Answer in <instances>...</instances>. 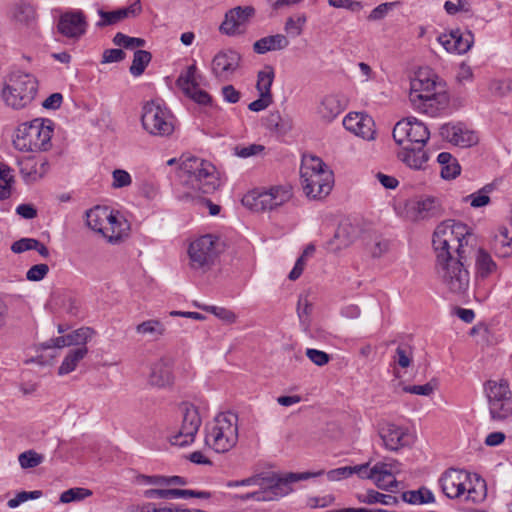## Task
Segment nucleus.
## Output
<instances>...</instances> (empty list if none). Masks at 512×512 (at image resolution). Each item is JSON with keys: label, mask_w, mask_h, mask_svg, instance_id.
Listing matches in <instances>:
<instances>
[{"label": "nucleus", "mask_w": 512, "mask_h": 512, "mask_svg": "<svg viewBox=\"0 0 512 512\" xmlns=\"http://www.w3.org/2000/svg\"><path fill=\"white\" fill-rule=\"evenodd\" d=\"M437 161L441 165L440 174L443 179H454L460 174L461 167L450 153L441 152L437 157Z\"/></svg>", "instance_id": "obj_34"}, {"label": "nucleus", "mask_w": 512, "mask_h": 512, "mask_svg": "<svg viewBox=\"0 0 512 512\" xmlns=\"http://www.w3.org/2000/svg\"><path fill=\"white\" fill-rule=\"evenodd\" d=\"M343 126L348 131L365 140L375 139V123L371 116L362 112H351L343 119Z\"/></svg>", "instance_id": "obj_21"}, {"label": "nucleus", "mask_w": 512, "mask_h": 512, "mask_svg": "<svg viewBox=\"0 0 512 512\" xmlns=\"http://www.w3.org/2000/svg\"><path fill=\"white\" fill-rule=\"evenodd\" d=\"M141 11V5L139 1L134 2L128 7L120 8L115 11L105 12L103 10H99L98 13L101 16L102 20L98 22V26H106L115 24L125 18L134 17L139 14Z\"/></svg>", "instance_id": "obj_30"}, {"label": "nucleus", "mask_w": 512, "mask_h": 512, "mask_svg": "<svg viewBox=\"0 0 512 512\" xmlns=\"http://www.w3.org/2000/svg\"><path fill=\"white\" fill-rule=\"evenodd\" d=\"M200 498L208 499L211 494L206 491H195L189 489H177V488H162V499H177V498Z\"/></svg>", "instance_id": "obj_38"}, {"label": "nucleus", "mask_w": 512, "mask_h": 512, "mask_svg": "<svg viewBox=\"0 0 512 512\" xmlns=\"http://www.w3.org/2000/svg\"><path fill=\"white\" fill-rule=\"evenodd\" d=\"M493 188L492 184H487L479 191L466 196L463 200L465 202H470V205L473 208L484 207L490 203L489 194L493 191Z\"/></svg>", "instance_id": "obj_44"}, {"label": "nucleus", "mask_w": 512, "mask_h": 512, "mask_svg": "<svg viewBox=\"0 0 512 512\" xmlns=\"http://www.w3.org/2000/svg\"><path fill=\"white\" fill-rule=\"evenodd\" d=\"M216 258H187L188 262L185 266L194 276L206 274L215 266Z\"/></svg>", "instance_id": "obj_42"}, {"label": "nucleus", "mask_w": 512, "mask_h": 512, "mask_svg": "<svg viewBox=\"0 0 512 512\" xmlns=\"http://www.w3.org/2000/svg\"><path fill=\"white\" fill-rule=\"evenodd\" d=\"M379 436L383 441L384 447L390 451H398L413 442V438L407 428L393 423L383 425L379 430Z\"/></svg>", "instance_id": "obj_17"}, {"label": "nucleus", "mask_w": 512, "mask_h": 512, "mask_svg": "<svg viewBox=\"0 0 512 512\" xmlns=\"http://www.w3.org/2000/svg\"><path fill=\"white\" fill-rule=\"evenodd\" d=\"M289 45L287 37L283 34H276L263 37L253 44V50L257 54H265L269 51L282 50Z\"/></svg>", "instance_id": "obj_31"}, {"label": "nucleus", "mask_w": 512, "mask_h": 512, "mask_svg": "<svg viewBox=\"0 0 512 512\" xmlns=\"http://www.w3.org/2000/svg\"><path fill=\"white\" fill-rule=\"evenodd\" d=\"M38 91V81L32 74H11L1 89V98L6 106L20 110L32 103Z\"/></svg>", "instance_id": "obj_6"}, {"label": "nucleus", "mask_w": 512, "mask_h": 512, "mask_svg": "<svg viewBox=\"0 0 512 512\" xmlns=\"http://www.w3.org/2000/svg\"><path fill=\"white\" fill-rule=\"evenodd\" d=\"M348 101L342 94L325 95L317 107L320 119L330 123L336 119L347 107Z\"/></svg>", "instance_id": "obj_22"}, {"label": "nucleus", "mask_w": 512, "mask_h": 512, "mask_svg": "<svg viewBox=\"0 0 512 512\" xmlns=\"http://www.w3.org/2000/svg\"><path fill=\"white\" fill-rule=\"evenodd\" d=\"M403 501L409 504H428L435 501L434 494L427 488L421 487L418 490L406 491L402 494Z\"/></svg>", "instance_id": "obj_39"}, {"label": "nucleus", "mask_w": 512, "mask_h": 512, "mask_svg": "<svg viewBox=\"0 0 512 512\" xmlns=\"http://www.w3.org/2000/svg\"><path fill=\"white\" fill-rule=\"evenodd\" d=\"M444 9L447 14L455 15L458 12H470L471 6L468 0H457V3L447 0L444 3Z\"/></svg>", "instance_id": "obj_62"}, {"label": "nucleus", "mask_w": 512, "mask_h": 512, "mask_svg": "<svg viewBox=\"0 0 512 512\" xmlns=\"http://www.w3.org/2000/svg\"><path fill=\"white\" fill-rule=\"evenodd\" d=\"M324 474L323 470L317 472L286 473L280 475L276 472H261L243 480L229 481L227 487L255 486L258 490L239 496L242 501L255 500L258 502L274 501L290 494L292 484Z\"/></svg>", "instance_id": "obj_1"}, {"label": "nucleus", "mask_w": 512, "mask_h": 512, "mask_svg": "<svg viewBox=\"0 0 512 512\" xmlns=\"http://www.w3.org/2000/svg\"><path fill=\"white\" fill-rule=\"evenodd\" d=\"M238 442V416L220 413L205 426V444L217 453L230 451Z\"/></svg>", "instance_id": "obj_5"}, {"label": "nucleus", "mask_w": 512, "mask_h": 512, "mask_svg": "<svg viewBox=\"0 0 512 512\" xmlns=\"http://www.w3.org/2000/svg\"><path fill=\"white\" fill-rule=\"evenodd\" d=\"M439 485L443 494L449 499H458L465 495L466 501L473 503L483 500L485 494L471 486V474L458 468L446 469L439 478Z\"/></svg>", "instance_id": "obj_8"}, {"label": "nucleus", "mask_w": 512, "mask_h": 512, "mask_svg": "<svg viewBox=\"0 0 512 512\" xmlns=\"http://www.w3.org/2000/svg\"><path fill=\"white\" fill-rule=\"evenodd\" d=\"M49 272V266L45 263L33 265L26 273V278L29 281H40Z\"/></svg>", "instance_id": "obj_63"}, {"label": "nucleus", "mask_w": 512, "mask_h": 512, "mask_svg": "<svg viewBox=\"0 0 512 512\" xmlns=\"http://www.w3.org/2000/svg\"><path fill=\"white\" fill-rule=\"evenodd\" d=\"M95 331L90 327H81L77 330H74L70 334H67L68 344L70 346H78L83 347L86 346L87 342L92 339Z\"/></svg>", "instance_id": "obj_45"}, {"label": "nucleus", "mask_w": 512, "mask_h": 512, "mask_svg": "<svg viewBox=\"0 0 512 512\" xmlns=\"http://www.w3.org/2000/svg\"><path fill=\"white\" fill-rule=\"evenodd\" d=\"M176 173L183 185L188 186L193 192L211 194L220 186V180L215 166L204 159L195 156H181L169 159L167 166L176 165Z\"/></svg>", "instance_id": "obj_3"}, {"label": "nucleus", "mask_w": 512, "mask_h": 512, "mask_svg": "<svg viewBox=\"0 0 512 512\" xmlns=\"http://www.w3.org/2000/svg\"><path fill=\"white\" fill-rule=\"evenodd\" d=\"M113 43L118 47L133 50L143 47L145 45V40L138 37H130L121 32H118L113 38Z\"/></svg>", "instance_id": "obj_51"}, {"label": "nucleus", "mask_w": 512, "mask_h": 512, "mask_svg": "<svg viewBox=\"0 0 512 512\" xmlns=\"http://www.w3.org/2000/svg\"><path fill=\"white\" fill-rule=\"evenodd\" d=\"M436 76L428 72L419 71L411 80L409 100L411 104L430 97L433 92L445 91L441 83L436 81Z\"/></svg>", "instance_id": "obj_15"}, {"label": "nucleus", "mask_w": 512, "mask_h": 512, "mask_svg": "<svg viewBox=\"0 0 512 512\" xmlns=\"http://www.w3.org/2000/svg\"><path fill=\"white\" fill-rule=\"evenodd\" d=\"M306 356L317 366H324L330 361V355L324 351L308 348Z\"/></svg>", "instance_id": "obj_64"}, {"label": "nucleus", "mask_w": 512, "mask_h": 512, "mask_svg": "<svg viewBox=\"0 0 512 512\" xmlns=\"http://www.w3.org/2000/svg\"><path fill=\"white\" fill-rule=\"evenodd\" d=\"M194 305L203 311L213 314L215 317H217L219 320L223 321L226 324H234L237 321L236 313L228 308L214 305L198 304L196 302L194 303Z\"/></svg>", "instance_id": "obj_40"}, {"label": "nucleus", "mask_w": 512, "mask_h": 512, "mask_svg": "<svg viewBox=\"0 0 512 512\" xmlns=\"http://www.w3.org/2000/svg\"><path fill=\"white\" fill-rule=\"evenodd\" d=\"M151 61V53L146 50L138 49L134 52L133 61L129 68L134 77L142 75Z\"/></svg>", "instance_id": "obj_43"}, {"label": "nucleus", "mask_w": 512, "mask_h": 512, "mask_svg": "<svg viewBox=\"0 0 512 512\" xmlns=\"http://www.w3.org/2000/svg\"><path fill=\"white\" fill-rule=\"evenodd\" d=\"M413 359V351L409 345L400 344L393 356V362L401 368H408Z\"/></svg>", "instance_id": "obj_50"}, {"label": "nucleus", "mask_w": 512, "mask_h": 512, "mask_svg": "<svg viewBox=\"0 0 512 512\" xmlns=\"http://www.w3.org/2000/svg\"><path fill=\"white\" fill-rule=\"evenodd\" d=\"M88 349L86 346L77 347L76 349L70 350L69 353L63 359L61 365L58 368L59 375H66L74 371L78 363L84 359L87 355Z\"/></svg>", "instance_id": "obj_35"}, {"label": "nucleus", "mask_w": 512, "mask_h": 512, "mask_svg": "<svg viewBox=\"0 0 512 512\" xmlns=\"http://www.w3.org/2000/svg\"><path fill=\"white\" fill-rule=\"evenodd\" d=\"M449 101V95L446 91H437L433 92L430 97L412 104V106L421 113L435 117L448 108Z\"/></svg>", "instance_id": "obj_25"}, {"label": "nucleus", "mask_w": 512, "mask_h": 512, "mask_svg": "<svg viewBox=\"0 0 512 512\" xmlns=\"http://www.w3.org/2000/svg\"><path fill=\"white\" fill-rule=\"evenodd\" d=\"M12 17L16 22L20 24L29 25L35 18V10L29 4H17L13 8Z\"/></svg>", "instance_id": "obj_47"}, {"label": "nucleus", "mask_w": 512, "mask_h": 512, "mask_svg": "<svg viewBox=\"0 0 512 512\" xmlns=\"http://www.w3.org/2000/svg\"><path fill=\"white\" fill-rule=\"evenodd\" d=\"M306 22L304 14L297 15L296 17H289L285 23V31L292 37L301 35L303 26Z\"/></svg>", "instance_id": "obj_54"}, {"label": "nucleus", "mask_w": 512, "mask_h": 512, "mask_svg": "<svg viewBox=\"0 0 512 512\" xmlns=\"http://www.w3.org/2000/svg\"><path fill=\"white\" fill-rule=\"evenodd\" d=\"M241 55L232 49L220 50L211 61V73L220 82L230 81L240 67Z\"/></svg>", "instance_id": "obj_13"}, {"label": "nucleus", "mask_w": 512, "mask_h": 512, "mask_svg": "<svg viewBox=\"0 0 512 512\" xmlns=\"http://www.w3.org/2000/svg\"><path fill=\"white\" fill-rule=\"evenodd\" d=\"M401 155L402 161L412 169H423L428 161V154L423 147L404 146Z\"/></svg>", "instance_id": "obj_32"}, {"label": "nucleus", "mask_w": 512, "mask_h": 512, "mask_svg": "<svg viewBox=\"0 0 512 512\" xmlns=\"http://www.w3.org/2000/svg\"><path fill=\"white\" fill-rule=\"evenodd\" d=\"M132 184V177L124 169H115L112 171V183L111 186L114 189H120L128 187Z\"/></svg>", "instance_id": "obj_56"}, {"label": "nucleus", "mask_w": 512, "mask_h": 512, "mask_svg": "<svg viewBox=\"0 0 512 512\" xmlns=\"http://www.w3.org/2000/svg\"><path fill=\"white\" fill-rule=\"evenodd\" d=\"M53 133L50 120L34 119L30 123L18 126L13 139L14 147L19 151H47L51 147Z\"/></svg>", "instance_id": "obj_7"}, {"label": "nucleus", "mask_w": 512, "mask_h": 512, "mask_svg": "<svg viewBox=\"0 0 512 512\" xmlns=\"http://www.w3.org/2000/svg\"><path fill=\"white\" fill-rule=\"evenodd\" d=\"M114 210L107 206H95L86 212L87 226L93 231L103 235L107 222L112 217Z\"/></svg>", "instance_id": "obj_29"}, {"label": "nucleus", "mask_w": 512, "mask_h": 512, "mask_svg": "<svg viewBox=\"0 0 512 512\" xmlns=\"http://www.w3.org/2000/svg\"><path fill=\"white\" fill-rule=\"evenodd\" d=\"M274 77V69L271 66H266L264 70L258 72L256 89L259 94L273 97L271 93V86L273 84Z\"/></svg>", "instance_id": "obj_41"}, {"label": "nucleus", "mask_w": 512, "mask_h": 512, "mask_svg": "<svg viewBox=\"0 0 512 512\" xmlns=\"http://www.w3.org/2000/svg\"><path fill=\"white\" fill-rule=\"evenodd\" d=\"M141 123L143 129L149 134H160V105L156 100H150L144 103L142 107Z\"/></svg>", "instance_id": "obj_28"}, {"label": "nucleus", "mask_w": 512, "mask_h": 512, "mask_svg": "<svg viewBox=\"0 0 512 512\" xmlns=\"http://www.w3.org/2000/svg\"><path fill=\"white\" fill-rule=\"evenodd\" d=\"M30 250L36 251L40 256L49 255L47 247L34 238H22L11 246V251L15 254H21Z\"/></svg>", "instance_id": "obj_36"}, {"label": "nucleus", "mask_w": 512, "mask_h": 512, "mask_svg": "<svg viewBox=\"0 0 512 512\" xmlns=\"http://www.w3.org/2000/svg\"><path fill=\"white\" fill-rule=\"evenodd\" d=\"M409 135L407 138L406 146H416L423 147L430 137V132L426 125L416 118H410Z\"/></svg>", "instance_id": "obj_33"}, {"label": "nucleus", "mask_w": 512, "mask_h": 512, "mask_svg": "<svg viewBox=\"0 0 512 512\" xmlns=\"http://www.w3.org/2000/svg\"><path fill=\"white\" fill-rule=\"evenodd\" d=\"M223 243L219 238L210 234L194 240L188 249V256H218L223 253L220 249Z\"/></svg>", "instance_id": "obj_26"}, {"label": "nucleus", "mask_w": 512, "mask_h": 512, "mask_svg": "<svg viewBox=\"0 0 512 512\" xmlns=\"http://www.w3.org/2000/svg\"><path fill=\"white\" fill-rule=\"evenodd\" d=\"M196 66L190 65L184 73H181L177 79V85L186 96L198 104L206 105L211 102V96L199 88L196 81Z\"/></svg>", "instance_id": "obj_20"}, {"label": "nucleus", "mask_w": 512, "mask_h": 512, "mask_svg": "<svg viewBox=\"0 0 512 512\" xmlns=\"http://www.w3.org/2000/svg\"><path fill=\"white\" fill-rule=\"evenodd\" d=\"M18 461L23 469L34 468L44 461V456L34 450H28L18 456Z\"/></svg>", "instance_id": "obj_52"}, {"label": "nucleus", "mask_w": 512, "mask_h": 512, "mask_svg": "<svg viewBox=\"0 0 512 512\" xmlns=\"http://www.w3.org/2000/svg\"><path fill=\"white\" fill-rule=\"evenodd\" d=\"M254 16L255 9L253 6L234 7L226 12L224 21L220 25V31L228 36L241 34Z\"/></svg>", "instance_id": "obj_14"}, {"label": "nucleus", "mask_w": 512, "mask_h": 512, "mask_svg": "<svg viewBox=\"0 0 512 512\" xmlns=\"http://www.w3.org/2000/svg\"><path fill=\"white\" fill-rule=\"evenodd\" d=\"M440 136L454 146L467 148L478 142L474 131L469 130L463 123H446L440 127Z\"/></svg>", "instance_id": "obj_16"}, {"label": "nucleus", "mask_w": 512, "mask_h": 512, "mask_svg": "<svg viewBox=\"0 0 512 512\" xmlns=\"http://www.w3.org/2000/svg\"><path fill=\"white\" fill-rule=\"evenodd\" d=\"M42 496V492L40 490L35 491H21L17 493V495L10 499L7 502V506L11 509L17 508L20 504L28 501V500H35Z\"/></svg>", "instance_id": "obj_57"}, {"label": "nucleus", "mask_w": 512, "mask_h": 512, "mask_svg": "<svg viewBox=\"0 0 512 512\" xmlns=\"http://www.w3.org/2000/svg\"><path fill=\"white\" fill-rule=\"evenodd\" d=\"M130 229L128 220L119 211L114 210L102 236L108 243L117 245L128 238Z\"/></svg>", "instance_id": "obj_23"}, {"label": "nucleus", "mask_w": 512, "mask_h": 512, "mask_svg": "<svg viewBox=\"0 0 512 512\" xmlns=\"http://www.w3.org/2000/svg\"><path fill=\"white\" fill-rule=\"evenodd\" d=\"M312 311V304L307 297L300 296L297 304V314L303 325L308 324V317Z\"/></svg>", "instance_id": "obj_61"}, {"label": "nucleus", "mask_w": 512, "mask_h": 512, "mask_svg": "<svg viewBox=\"0 0 512 512\" xmlns=\"http://www.w3.org/2000/svg\"><path fill=\"white\" fill-rule=\"evenodd\" d=\"M86 19L81 11L64 13L59 20L58 30L69 38H78L86 31Z\"/></svg>", "instance_id": "obj_24"}, {"label": "nucleus", "mask_w": 512, "mask_h": 512, "mask_svg": "<svg viewBox=\"0 0 512 512\" xmlns=\"http://www.w3.org/2000/svg\"><path fill=\"white\" fill-rule=\"evenodd\" d=\"M265 147L261 144H250L248 146L237 145L234 147V154L240 158H249L262 154Z\"/></svg>", "instance_id": "obj_59"}, {"label": "nucleus", "mask_w": 512, "mask_h": 512, "mask_svg": "<svg viewBox=\"0 0 512 512\" xmlns=\"http://www.w3.org/2000/svg\"><path fill=\"white\" fill-rule=\"evenodd\" d=\"M384 474H367L363 475L364 477H367L368 479H371L374 481L375 485L382 490L393 492L398 487V482L395 478V476L392 473H385Z\"/></svg>", "instance_id": "obj_46"}, {"label": "nucleus", "mask_w": 512, "mask_h": 512, "mask_svg": "<svg viewBox=\"0 0 512 512\" xmlns=\"http://www.w3.org/2000/svg\"><path fill=\"white\" fill-rule=\"evenodd\" d=\"M181 425L177 431L168 435L167 443L172 447L184 448L192 445L202 424L198 408L190 402H181L178 405Z\"/></svg>", "instance_id": "obj_10"}, {"label": "nucleus", "mask_w": 512, "mask_h": 512, "mask_svg": "<svg viewBox=\"0 0 512 512\" xmlns=\"http://www.w3.org/2000/svg\"><path fill=\"white\" fill-rule=\"evenodd\" d=\"M91 495H92V491H90L89 489L80 488V487L71 488V489L64 491L60 495V502L61 503H70L73 501H79V500H83Z\"/></svg>", "instance_id": "obj_53"}, {"label": "nucleus", "mask_w": 512, "mask_h": 512, "mask_svg": "<svg viewBox=\"0 0 512 512\" xmlns=\"http://www.w3.org/2000/svg\"><path fill=\"white\" fill-rule=\"evenodd\" d=\"M301 184L305 194L313 199L327 196L333 185V173L316 156L305 157L300 168Z\"/></svg>", "instance_id": "obj_4"}, {"label": "nucleus", "mask_w": 512, "mask_h": 512, "mask_svg": "<svg viewBox=\"0 0 512 512\" xmlns=\"http://www.w3.org/2000/svg\"><path fill=\"white\" fill-rule=\"evenodd\" d=\"M475 267L477 279H486L498 272V266L492 258H477Z\"/></svg>", "instance_id": "obj_48"}, {"label": "nucleus", "mask_w": 512, "mask_h": 512, "mask_svg": "<svg viewBox=\"0 0 512 512\" xmlns=\"http://www.w3.org/2000/svg\"><path fill=\"white\" fill-rule=\"evenodd\" d=\"M357 499L361 503L375 504L381 503L383 505L393 506L398 504V498L392 495L383 494L375 490H368L364 494H358Z\"/></svg>", "instance_id": "obj_37"}, {"label": "nucleus", "mask_w": 512, "mask_h": 512, "mask_svg": "<svg viewBox=\"0 0 512 512\" xmlns=\"http://www.w3.org/2000/svg\"><path fill=\"white\" fill-rule=\"evenodd\" d=\"M462 258H438L435 269L444 287L452 294L464 295L469 288L470 275Z\"/></svg>", "instance_id": "obj_9"}, {"label": "nucleus", "mask_w": 512, "mask_h": 512, "mask_svg": "<svg viewBox=\"0 0 512 512\" xmlns=\"http://www.w3.org/2000/svg\"><path fill=\"white\" fill-rule=\"evenodd\" d=\"M416 209L421 218L433 217L439 212V203L435 198L427 197L417 202Z\"/></svg>", "instance_id": "obj_49"}, {"label": "nucleus", "mask_w": 512, "mask_h": 512, "mask_svg": "<svg viewBox=\"0 0 512 512\" xmlns=\"http://www.w3.org/2000/svg\"><path fill=\"white\" fill-rule=\"evenodd\" d=\"M17 165L26 184L38 182L49 170V163L43 157L25 156L17 160Z\"/></svg>", "instance_id": "obj_18"}, {"label": "nucleus", "mask_w": 512, "mask_h": 512, "mask_svg": "<svg viewBox=\"0 0 512 512\" xmlns=\"http://www.w3.org/2000/svg\"><path fill=\"white\" fill-rule=\"evenodd\" d=\"M292 197L290 188L273 187L268 191L253 192L242 199V203L254 211L273 210L283 205Z\"/></svg>", "instance_id": "obj_12"}, {"label": "nucleus", "mask_w": 512, "mask_h": 512, "mask_svg": "<svg viewBox=\"0 0 512 512\" xmlns=\"http://www.w3.org/2000/svg\"><path fill=\"white\" fill-rule=\"evenodd\" d=\"M495 248L508 247L511 250L504 252L501 256H510L512 253V237L508 236V229L503 227L499 230V234L494 239Z\"/></svg>", "instance_id": "obj_60"}, {"label": "nucleus", "mask_w": 512, "mask_h": 512, "mask_svg": "<svg viewBox=\"0 0 512 512\" xmlns=\"http://www.w3.org/2000/svg\"><path fill=\"white\" fill-rule=\"evenodd\" d=\"M490 416L504 421L512 418V393L507 380H489L484 385Z\"/></svg>", "instance_id": "obj_11"}, {"label": "nucleus", "mask_w": 512, "mask_h": 512, "mask_svg": "<svg viewBox=\"0 0 512 512\" xmlns=\"http://www.w3.org/2000/svg\"><path fill=\"white\" fill-rule=\"evenodd\" d=\"M437 41L449 53L464 54L471 49L474 35L471 31L462 32L460 29H454L449 33L440 34Z\"/></svg>", "instance_id": "obj_19"}, {"label": "nucleus", "mask_w": 512, "mask_h": 512, "mask_svg": "<svg viewBox=\"0 0 512 512\" xmlns=\"http://www.w3.org/2000/svg\"><path fill=\"white\" fill-rule=\"evenodd\" d=\"M136 332L144 337L156 338L159 334L158 320H147L136 326Z\"/></svg>", "instance_id": "obj_58"}, {"label": "nucleus", "mask_w": 512, "mask_h": 512, "mask_svg": "<svg viewBox=\"0 0 512 512\" xmlns=\"http://www.w3.org/2000/svg\"><path fill=\"white\" fill-rule=\"evenodd\" d=\"M357 233V229L348 221L341 222L337 227L334 237L326 244L328 253H337L343 247L349 246Z\"/></svg>", "instance_id": "obj_27"}, {"label": "nucleus", "mask_w": 512, "mask_h": 512, "mask_svg": "<svg viewBox=\"0 0 512 512\" xmlns=\"http://www.w3.org/2000/svg\"><path fill=\"white\" fill-rule=\"evenodd\" d=\"M432 244L437 256H490L483 248L478 247L476 235L465 223L448 219L437 225L433 233Z\"/></svg>", "instance_id": "obj_2"}, {"label": "nucleus", "mask_w": 512, "mask_h": 512, "mask_svg": "<svg viewBox=\"0 0 512 512\" xmlns=\"http://www.w3.org/2000/svg\"><path fill=\"white\" fill-rule=\"evenodd\" d=\"M409 123L410 118L402 119L396 123L393 129V139L395 142L399 145H403L404 143H407V138L409 135L408 129H409Z\"/></svg>", "instance_id": "obj_55"}]
</instances>
